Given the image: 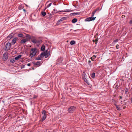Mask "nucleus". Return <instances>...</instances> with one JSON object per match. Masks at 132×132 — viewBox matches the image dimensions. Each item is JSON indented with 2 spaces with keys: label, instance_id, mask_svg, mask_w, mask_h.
<instances>
[{
  "label": "nucleus",
  "instance_id": "0eeeda50",
  "mask_svg": "<svg viewBox=\"0 0 132 132\" xmlns=\"http://www.w3.org/2000/svg\"><path fill=\"white\" fill-rule=\"evenodd\" d=\"M18 38L17 37L14 38L11 41V44L13 45L14 44L16 41L18 40Z\"/></svg>",
  "mask_w": 132,
  "mask_h": 132
},
{
  "label": "nucleus",
  "instance_id": "2f4dec72",
  "mask_svg": "<svg viewBox=\"0 0 132 132\" xmlns=\"http://www.w3.org/2000/svg\"><path fill=\"white\" fill-rule=\"evenodd\" d=\"M128 89L127 88H126L125 91V93L126 94L128 92Z\"/></svg>",
  "mask_w": 132,
  "mask_h": 132
},
{
  "label": "nucleus",
  "instance_id": "7ed1b4c3",
  "mask_svg": "<svg viewBox=\"0 0 132 132\" xmlns=\"http://www.w3.org/2000/svg\"><path fill=\"white\" fill-rule=\"evenodd\" d=\"M36 49L34 48H31L30 51V56L31 58L34 56L36 53Z\"/></svg>",
  "mask_w": 132,
  "mask_h": 132
},
{
  "label": "nucleus",
  "instance_id": "c9c22d12",
  "mask_svg": "<svg viewBox=\"0 0 132 132\" xmlns=\"http://www.w3.org/2000/svg\"><path fill=\"white\" fill-rule=\"evenodd\" d=\"M98 39H96L95 40V42H96V43H95V44H96L97 43V41H98Z\"/></svg>",
  "mask_w": 132,
  "mask_h": 132
},
{
  "label": "nucleus",
  "instance_id": "4468645a",
  "mask_svg": "<svg viewBox=\"0 0 132 132\" xmlns=\"http://www.w3.org/2000/svg\"><path fill=\"white\" fill-rule=\"evenodd\" d=\"M32 63L33 64L36 65H40V63L39 62H33Z\"/></svg>",
  "mask_w": 132,
  "mask_h": 132
},
{
  "label": "nucleus",
  "instance_id": "6ab92c4d",
  "mask_svg": "<svg viewBox=\"0 0 132 132\" xmlns=\"http://www.w3.org/2000/svg\"><path fill=\"white\" fill-rule=\"evenodd\" d=\"M114 105L116 106V108L118 110H120V108L118 105H117L116 104H114Z\"/></svg>",
  "mask_w": 132,
  "mask_h": 132
},
{
  "label": "nucleus",
  "instance_id": "aec40b11",
  "mask_svg": "<svg viewBox=\"0 0 132 132\" xmlns=\"http://www.w3.org/2000/svg\"><path fill=\"white\" fill-rule=\"evenodd\" d=\"M85 20L86 21H92L91 17H89L86 18Z\"/></svg>",
  "mask_w": 132,
  "mask_h": 132
},
{
  "label": "nucleus",
  "instance_id": "f257e3e1",
  "mask_svg": "<svg viewBox=\"0 0 132 132\" xmlns=\"http://www.w3.org/2000/svg\"><path fill=\"white\" fill-rule=\"evenodd\" d=\"M42 117L40 119V121L42 122L47 117L46 112L45 110H43L42 111Z\"/></svg>",
  "mask_w": 132,
  "mask_h": 132
},
{
  "label": "nucleus",
  "instance_id": "37998d69",
  "mask_svg": "<svg viewBox=\"0 0 132 132\" xmlns=\"http://www.w3.org/2000/svg\"><path fill=\"white\" fill-rule=\"evenodd\" d=\"M92 16L93 17L94 16L95 14H93V13H92Z\"/></svg>",
  "mask_w": 132,
  "mask_h": 132
},
{
  "label": "nucleus",
  "instance_id": "58836bf2",
  "mask_svg": "<svg viewBox=\"0 0 132 132\" xmlns=\"http://www.w3.org/2000/svg\"><path fill=\"white\" fill-rule=\"evenodd\" d=\"M129 23L130 24L132 23V19L129 22Z\"/></svg>",
  "mask_w": 132,
  "mask_h": 132
},
{
  "label": "nucleus",
  "instance_id": "5701e85b",
  "mask_svg": "<svg viewBox=\"0 0 132 132\" xmlns=\"http://www.w3.org/2000/svg\"><path fill=\"white\" fill-rule=\"evenodd\" d=\"M52 3H50L48 5H47L46 7L45 8V9L44 10V11H45V9L47 8H48V7H50V6H51V5H52Z\"/></svg>",
  "mask_w": 132,
  "mask_h": 132
},
{
  "label": "nucleus",
  "instance_id": "72a5a7b5",
  "mask_svg": "<svg viewBox=\"0 0 132 132\" xmlns=\"http://www.w3.org/2000/svg\"><path fill=\"white\" fill-rule=\"evenodd\" d=\"M99 10V8H97L95 10V11H96V12L97 11H98Z\"/></svg>",
  "mask_w": 132,
  "mask_h": 132
},
{
  "label": "nucleus",
  "instance_id": "423d86ee",
  "mask_svg": "<svg viewBox=\"0 0 132 132\" xmlns=\"http://www.w3.org/2000/svg\"><path fill=\"white\" fill-rule=\"evenodd\" d=\"M44 56L45 58L49 56L50 54V51H47V50L45 52H44Z\"/></svg>",
  "mask_w": 132,
  "mask_h": 132
},
{
  "label": "nucleus",
  "instance_id": "7c9ffc66",
  "mask_svg": "<svg viewBox=\"0 0 132 132\" xmlns=\"http://www.w3.org/2000/svg\"><path fill=\"white\" fill-rule=\"evenodd\" d=\"M95 59V58L93 56L91 58V59L92 61H94Z\"/></svg>",
  "mask_w": 132,
  "mask_h": 132
},
{
  "label": "nucleus",
  "instance_id": "c03bdc74",
  "mask_svg": "<svg viewBox=\"0 0 132 132\" xmlns=\"http://www.w3.org/2000/svg\"><path fill=\"white\" fill-rule=\"evenodd\" d=\"M121 104H123V105H125V104H123V103H122V101H121Z\"/></svg>",
  "mask_w": 132,
  "mask_h": 132
},
{
  "label": "nucleus",
  "instance_id": "6e6d98bb",
  "mask_svg": "<svg viewBox=\"0 0 132 132\" xmlns=\"http://www.w3.org/2000/svg\"><path fill=\"white\" fill-rule=\"evenodd\" d=\"M131 29L132 30V27L131 28Z\"/></svg>",
  "mask_w": 132,
  "mask_h": 132
},
{
  "label": "nucleus",
  "instance_id": "cd10ccee",
  "mask_svg": "<svg viewBox=\"0 0 132 132\" xmlns=\"http://www.w3.org/2000/svg\"><path fill=\"white\" fill-rule=\"evenodd\" d=\"M35 59L36 60H41V57L39 55Z\"/></svg>",
  "mask_w": 132,
  "mask_h": 132
},
{
  "label": "nucleus",
  "instance_id": "a19ab883",
  "mask_svg": "<svg viewBox=\"0 0 132 132\" xmlns=\"http://www.w3.org/2000/svg\"><path fill=\"white\" fill-rule=\"evenodd\" d=\"M88 63L89 64H90V63H91V61H90V60H89V61H88Z\"/></svg>",
  "mask_w": 132,
  "mask_h": 132
},
{
  "label": "nucleus",
  "instance_id": "de8ad7c7",
  "mask_svg": "<svg viewBox=\"0 0 132 132\" xmlns=\"http://www.w3.org/2000/svg\"><path fill=\"white\" fill-rule=\"evenodd\" d=\"M77 30H73V31H74V32H75V31H76Z\"/></svg>",
  "mask_w": 132,
  "mask_h": 132
},
{
  "label": "nucleus",
  "instance_id": "473e14b6",
  "mask_svg": "<svg viewBox=\"0 0 132 132\" xmlns=\"http://www.w3.org/2000/svg\"><path fill=\"white\" fill-rule=\"evenodd\" d=\"M91 19H92V20H95V19L96 18V17H91Z\"/></svg>",
  "mask_w": 132,
  "mask_h": 132
},
{
  "label": "nucleus",
  "instance_id": "2eb2a0df",
  "mask_svg": "<svg viewBox=\"0 0 132 132\" xmlns=\"http://www.w3.org/2000/svg\"><path fill=\"white\" fill-rule=\"evenodd\" d=\"M27 40L26 39H22L20 42L21 44H23L27 42Z\"/></svg>",
  "mask_w": 132,
  "mask_h": 132
},
{
  "label": "nucleus",
  "instance_id": "b1692460",
  "mask_svg": "<svg viewBox=\"0 0 132 132\" xmlns=\"http://www.w3.org/2000/svg\"><path fill=\"white\" fill-rule=\"evenodd\" d=\"M16 59H15V58H13L10 60V61L11 62L13 63L15 62Z\"/></svg>",
  "mask_w": 132,
  "mask_h": 132
},
{
  "label": "nucleus",
  "instance_id": "f3484780",
  "mask_svg": "<svg viewBox=\"0 0 132 132\" xmlns=\"http://www.w3.org/2000/svg\"><path fill=\"white\" fill-rule=\"evenodd\" d=\"M22 55H19L16 57L15 58V59L16 60H18L19 58L21 57Z\"/></svg>",
  "mask_w": 132,
  "mask_h": 132
},
{
  "label": "nucleus",
  "instance_id": "20e7f679",
  "mask_svg": "<svg viewBox=\"0 0 132 132\" xmlns=\"http://www.w3.org/2000/svg\"><path fill=\"white\" fill-rule=\"evenodd\" d=\"M11 47V44L9 42L7 43L6 44L5 50L7 51L10 50Z\"/></svg>",
  "mask_w": 132,
  "mask_h": 132
},
{
  "label": "nucleus",
  "instance_id": "864d4df0",
  "mask_svg": "<svg viewBox=\"0 0 132 132\" xmlns=\"http://www.w3.org/2000/svg\"><path fill=\"white\" fill-rule=\"evenodd\" d=\"M50 16H51V15H52V14H50Z\"/></svg>",
  "mask_w": 132,
  "mask_h": 132
},
{
  "label": "nucleus",
  "instance_id": "5fc2aeb1",
  "mask_svg": "<svg viewBox=\"0 0 132 132\" xmlns=\"http://www.w3.org/2000/svg\"><path fill=\"white\" fill-rule=\"evenodd\" d=\"M47 2H47L46 3V4L47 3Z\"/></svg>",
  "mask_w": 132,
  "mask_h": 132
},
{
  "label": "nucleus",
  "instance_id": "412c9836",
  "mask_svg": "<svg viewBox=\"0 0 132 132\" xmlns=\"http://www.w3.org/2000/svg\"><path fill=\"white\" fill-rule=\"evenodd\" d=\"M60 12H71V11L69 9H66L64 11H60Z\"/></svg>",
  "mask_w": 132,
  "mask_h": 132
},
{
  "label": "nucleus",
  "instance_id": "a18cd8bd",
  "mask_svg": "<svg viewBox=\"0 0 132 132\" xmlns=\"http://www.w3.org/2000/svg\"><path fill=\"white\" fill-rule=\"evenodd\" d=\"M122 98V97L121 96H120V99H121Z\"/></svg>",
  "mask_w": 132,
  "mask_h": 132
},
{
  "label": "nucleus",
  "instance_id": "4c0bfd02",
  "mask_svg": "<svg viewBox=\"0 0 132 132\" xmlns=\"http://www.w3.org/2000/svg\"><path fill=\"white\" fill-rule=\"evenodd\" d=\"M96 12V11H95V10H94L93 12H92V13H93V14H95V13Z\"/></svg>",
  "mask_w": 132,
  "mask_h": 132
},
{
  "label": "nucleus",
  "instance_id": "f704fd0d",
  "mask_svg": "<svg viewBox=\"0 0 132 132\" xmlns=\"http://www.w3.org/2000/svg\"><path fill=\"white\" fill-rule=\"evenodd\" d=\"M119 45L118 44H117L116 46V47L117 49H118L119 48H118V47L119 46Z\"/></svg>",
  "mask_w": 132,
  "mask_h": 132
},
{
  "label": "nucleus",
  "instance_id": "ea45409f",
  "mask_svg": "<svg viewBox=\"0 0 132 132\" xmlns=\"http://www.w3.org/2000/svg\"><path fill=\"white\" fill-rule=\"evenodd\" d=\"M31 65V64L30 63H28L27 64V65L28 66H30Z\"/></svg>",
  "mask_w": 132,
  "mask_h": 132
},
{
  "label": "nucleus",
  "instance_id": "ddd939ff",
  "mask_svg": "<svg viewBox=\"0 0 132 132\" xmlns=\"http://www.w3.org/2000/svg\"><path fill=\"white\" fill-rule=\"evenodd\" d=\"M80 14L79 13L76 12V13H72L71 14V15L72 16V15H78Z\"/></svg>",
  "mask_w": 132,
  "mask_h": 132
},
{
  "label": "nucleus",
  "instance_id": "c756f323",
  "mask_svg": "<svg viewBox=\"0 0 132 132\" xmlns=\"http://www.w3.org/2000/svg\"><path fill=\"white\" fill-rule=\"evenodd\" d=\"M118 41V39H117L114 40L113 42V43H116Z\"/></svg>",
  "mask_w": 132,
  "mask_h": 132
},
{
  "label": "nucleus",
  "instance_id": "e433bc0d",
  "mask_svg": "<svg viewBox=\"0 0 132 132\" xmlns=\"http://www.w3.org/2000/svg\"><path fill=\"white\" fill-rule=\"evenodd\" d=\"M37 97V96L36 95H34L33 97L34 98H36Z\"/></svg>",
  "mask_w": 132,
  "mask_h": 132
},
{
  "label": "nucleus",
  "instance_id": "a211bd4d",
  "mask_svg": "<svg viewBox=\"0 0 132 132\" xmlns=\"http://www.w3.org/2000/svg\"><path fill=\"white\" fill-rule=\"evenodd\" d=\"M77 21V20L76 18H74L72 20V22L73 23L76 22Z\"/></svg>",
  "mask_w": 132,
  "mask_h": 132
},
{
  "label": "nucleus",
  "instance_id": "4be33fe9",
  "mask_svg": "<svg viewBox=\"0 0 132 132\" xmlns=\"http://www.w3.org/2000/svg\"><path fill=\"white\" fill-rule=\"evenodd\" d=\"M76 44L74 40H71L70 42V44L71 45H73Z\"/></svg>",
  "mask_w": 132,
  "mask_h": 132
},
{
  "label": "nucleus",
  "instance_id": "09e8293b",
  "mask_svg": "<svg viewBox=\"0 0 132 132\" xmlns=\"http://www.w3.org/2000/svg\"><path fill=\"white\" fill-rule=\"evenodd\" d=\"M53 11H55V9H54L53 10Z\"/></svg>",
  "mask_w": 132,
  "mask_h": 132
},
{
  "label": "nucleus",
  "instance_id": "9d476101",
  "mask_svg": "<svg viewBox=\"0 0 132 132\" xmlns=\"http://www.w3.org/2000/svg\"><path fill=\"white\" fill-rule=\"evenodd\" d=\"M64 18L63 17L57 21L56 23V24L57 25H59L61 23V22L64 20Z\"/></svg>",
  "mask_w": 132,
  "mask_h": 132
},
{
  "label": "nucleus",
  "instance_id": "c85d7f7f",
  "mask_svg": "<svg viewBox=\"0 0 132 132\" xmlns=\"http://www.w3.org/2000/svg\"><path fill=\"white\" fill-rule=\"evenodd\" d=\"M44 53H41L39 56H40V57H43L44 56Z\"/></svg>",
  "mask_w": 132,
  "mask_h": 132
},
{
  "label": "nucleus",
  "instance_id": "bb28decb",
  "mask_svg": "<svg viewBox=\"0 0 132 132\" xmlns=\"http://www.w3.org/2000/svg\"><path fill=\"white\" fill-rule=\"evenodd\" d=\"M45 49V46L43 45L42 46L41 48V50L42 51H44Z\"/></svg>",
  "mask_w": 132,
  "mask_h": 132
},
{
  "label": "nucleus",
  "instance_id": "79ce46f5",
  "mask_svg": "<svg viewBox=\"0 0 132 132\" xmlns=\"http://www.w3.org/2000/svg\"><path fill=\"white\" fill-rule=\"evenodd\" d=\"M93 57H94L95 59L96 57V56L95 55H94Z\"/></svg>",
  "mask_w": 132,
  "mask_h": 132
},
{
  "label": "nucleus",
  "instance_id": "f8f14e48",
  "mask_svg": "<svg viewBox=\"0 0 132 132\" xmlns=\"http://www.w3.org/2000/svg\"><path fill=\"white\" fill-rule=\"evenodd\" d=\"M18 36L19 37L22 38H24L23 35L22 34H18Z\"/></svg>",
  "mask_w": 132,
  "mask_h": 132
},
{
  "label": "nucleus",
  "instance_id": "9b49d317",
  "mask_svg": "<svg viewBox=\"0 0 132 132\" xmlns=\"http://www.w3.org/2000/svg\"><path fill=\"white\" fill-rule=\"evenodd\" d=\"M83 78L84 81L86 82L87 84H89V83L88 81V80L86 78V75H85L84 76Z\"/></svg>",
  "mask_w": 132,
  "mask_h": 132
},
{
  "label": "nucleus",
  "instance_id": "1a4fd4ad",
  "mask_svg": "<svg viewBox=\"0 0 132 132\" xmlns=\"http://www.w3.org/2000/svg\"><path fill=\"white\" fill-rule=\"evenodd\" d=\"M14 36V35L12 33L11 34L7 37V39L8 40H10Z\"/></svg>",
  "mask_w": 132,
  "mask_h": 132
},
{
  "label": "nucleus",
  "instance_id": "6e6552de",
  "mask_svg": "<svg viewBox=\"0 0 132 132\" xmlns=\"http://www.w3.org/2000/svg\"><path fill=\"white\" fill-rule=\"evenodd\" d=\"M8 55L5 53H4L3 55V59L5 61H6L8 58Z\"/></svg>",
  "mask_w": 132,
  "mask_h": 132
},
{
  "label": "nucleus",
  "instance_id": "49530a36",
  "mask_svg": "<svg viewBox=\"0 0 132 132\" xmlns=\"http://www.w3.org/2000/svg\"><path fill=\"white\" fill-rule=\"evenodd\" d=\"M131 102L132 103V97H131Z\"/></svg>",
  "mask_w": 132,
  "mask_h": 132
},
{
  "label": "nucleus",
  "instance_id": "8fccbe9b",
  "mask_svg": "<svg viewBox=\"0 0 132 132\" xmlns=\"http://www.w3.org/2000/svg\"><path fill=\"white\" fill-rule=\"evenodd\" d=\"M125 108H126V107H125V106H124V107H123V108L124 109H125Z\"/></svg>",
  "mask_w": 132,
  "mask_h": 132
},
{
  "label": "nucleus",
  "instance_id": "39448f33",
  "mask_svg": "<svg viewBox=\"0 0 132 132\" xmlns=\"http://www.w3.org/2000/svg\"><path fill=\"white\" fill-rule=\"evenodd\" d=\"M76 107L73 106H71L68 109V112L70 113H73L75 110Z\"/></svg>",
  "mask_w": 132,
  "mask_h": 132
},
{
  "label": "nucleus",
  "instance_id": "3c124183",
  "mask_svg": "<svg viewBox=\"0 0 132 132\" xmlns=\"http://www.w3.org/2000/svg\"><path fill=\"white\" fill-rule=\"evenodd\" d=\"M93 42H95V40H93Z\"/></svg>",
  "mask_w": 132,
  "mask_h": 132
},
{
  "label": "nucleus",
  "instance_id": "f03ea898",
  "mask_svg": "<svg viewBox=\"0 0 132 132\" xmlns=\"http://www.w3.org/2000/svg\"><path fill=\"white\" fill-rule=\"evenodd\" d=\"M31 40L32 42L34 44L36 43H39L42 42L41 40H38L37 37L34 36H32V37Z\"/></svg>",
  "mask_w": 132,
  "mask_h": 132
},
{
  "label": "nucleus",
  "instance_id": "a878e982",
  "mask_svg": "<svg viewBox=\"0 0 132 132\" xmlns=\"http://www.w3.org/2000/svg\"><path fill=\"white\" fill-rule=\"evenodd\" d=\"M91 76L92 78H94L95 76V73L94 72L91 75Z\"/></svg>",
  "mask_w": 132,
  "mask_h": 132
},
{
  "label": "nucleus",
  "instance_id": "393cba45",
  "mask_svg": "<svg viewBox=\"0 0 132 132\" xmlns=\"http://www.w3.org/2000/svg\"><path fill=\"white\" fill-rule=\"evenodd\" d=\"M41 14L44 17L46 15V13L45 12L43 11L41 12Z\"/></svg>",
  "mask_w": 132,
  "mask_h": 132
},
{
  "label": "nucleus",
  "instance_id": "603ef678",
  "mask_svg": "<svg viewBox=\"0 0 132 132\" xmlns=\"http://www.w3.org/2000/svg\"><path fill=\"white\" fill-rule=\"evenodd\" d=\"M23 11H25V10L24 9H23Z\"/></svg>",
  "mask_w": 132,
  "mask_h": 132
},
{
  "label": "nucleus",
  "instance_id": "dca6fc26",
  "mask_svg": "<svg viewBox=\"0 0 132 132\" xmlns=\"http://www.w3.org/2000/svg\"><path fill=\"white\" fill-rule=\"evenodd\" d=\"M26 37L28 39H32V37H31V36L28 34L26 35Z\"/></svg>",
  "mask_w": 132,
  "mask_h": 132
}]
</instances>
